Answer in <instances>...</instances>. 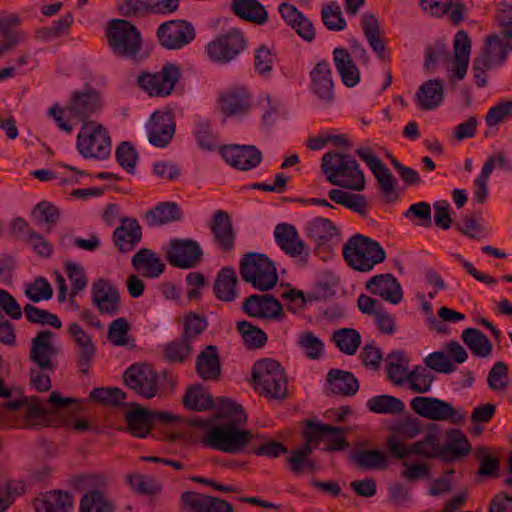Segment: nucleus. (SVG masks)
Segmentation results:
<instances>
[{"instance_id": "1", "label": "nucleus", "mask_w": 512, "mask_h": 512, "mask_svg": "<svg viewBox=\"0 0 512 512\" xmlns=\"http://www.w3.org/2000/svg\"><path fill=\"white\" fill-rule=\"evenodd\" d=\"M219 417L222 421L217 424L201 418H192L189 423L191 426L206 428L202 440L206 447L229 454L242 452L254 437L251 431L243 429L247 415L242 406L229 398H221Z\"/></svg>"}, {"instance_id": "2", "label": "nucleus", "mask_w": 512, "mask_h": 512, "mask_svg": "<svg viewBox=\"0 0 512 512\" xmlns=\"http://www.w3.org/2000/svg\"><path fill=\"white\" fill-rule=\"evenodd\" d=\"M321 171L332 185L357 192L365 189L364 173L350 154L339 151L326 152L321 160Z\"/></svg>"}, {"instance_id": "3", "label": "nucleus", "mask_w": 512, "mask_h": 512, "mask_svg": "<svg viewBox=\"0 0 512 512\" xmlns=\"http://www.w3.org/2000/svg\"><path fill=\"white\" fill-rule=\"evenodd\" d=\"M105 36L110 50L116 57L139 62L147 56L143 52L141 32L128 20H110L106 26Z\"/></svg>"}, {"instance_id": "4", "label": "nucleus", "mask_w": 512, "mask_h": 512, "mask_svg": "<svg viewBox=\"0 0 512 512\" xmlns=\"http://www.w3.org/2000/svg\"><path fill=\"white\" fill-rule=\"evenodd\" d=\"M343 257L353 270L369 272L385 260L386 253L377 241L355 234L343 245Z\"/></svg>"}, {"instance_id": "5", "label": "nucleus", "mask_w": 512, "mask_h": 512, "mask_svg": "<svg viewBox=\"0 0 512 512\" xmlns=\"http://www.w3.org/2000/svg\"><path fill=\"white\" fill-rule=\"evenodd\" d=\"M254 389L270 399L282 400L288 395L287 377L284 368L277 361L264 358L252 368Z\"/></svg>"}, {"instance_id": "6", "label": "nucleus", "mask_w": 512, "mask_h": 512, "mask_svg": "<svg viewBox=\"0 0 512 512\" xmlns=\"http://www.w3.org/2000/svg\"><path fill=\"white\" fill-rule=\"evenodd\" d=\"M239 272L242 279L259 291L271 290L278 281L274 263L261 253H247L240 260Z\"/></svg>"}, {"instance_id": "7", "label": "nucleus", "mask_w": 512, "mask_h": 512, "mask_svg": "<svg viewBox=\"0 0 512 512\" xmlns=\"http://www.w3.org/2000/svg\"><path fill=\"white\" fill-rule=\"evenodd\" d=\"M180 77V67L167 62L159 72H141L137 77V84L150 96L166 97L173 92Z\"/></svg>"}, {"instance_id": "8", "label": "nucleus", "mask_w": 512, "mask_h": 512, "mask_svg": "<svg viewBox=\"0 0 512 512\" xmlns=\"http://www.w3.org/2000/svg\"><path fill=\"white\" fill-rule=\"evenodd\" d=\"M126 386L138 396L152 399L161 395L159 375L146 363H136L127 368L123 374Z\"/></svg>"}, {"instance_id": "9", "label": "nucleus", "mask_w": 512, "mask_h": 512, "mask_svg": "<svg viewBox=\"0 0 512 512\" xmlns=\"http://www.w3.org/2000/svg\"><path fill=\"white\" fill-rule=\"evenodd\" d=\"M76 147L84 158L106 159L111 153L107 129L102 124L91 128L85 123L77 136Z\"/></svg>"}, {"instance_id": "10", "label": "nucleus", "mask_w": 512, "mask_h": 512, "mask_svg": "<svg viewBox=\"0 0 512 512\" xmlns=\"http://www.w3.org/2000/svg\"><path fill=\"white\" fill-rule=\"evenodd\" d=\"M410 406L416 414L434 421L459 424L465 418V415L450 403L434 397L417 396L412 399Z\"/></svg>"}, {"instance_id": "11", "label": "nucleus", "mask_w": 512, "mask_h": 512, "mask_svg": "<svg viewBox=\"0 0 512 512\" xmlns=\"http://www.w3.org/2000/svg\"><path fill=\"white\" fill-rule=\"evenodd\" d=\"M355 154L363 160L372 171L379 184V188L385 202H395L399 197L396 192V180L382 160L366 147L356 149Z\"/></svg>"}, {"instance_id": "12", "label": "nucleus", "mask_w": 512, "mask_h": 512, "mask_svg": "<svg viewBox=\"0 0 512 512\" xmlns=\"http://www.w3.org/2000/svg\"><path fill=\"white\" fill-rule=\"evenodd\" d=\"M246 48V39L238 29H232L208 43L206 53L215 62L228 63Z\"/></svg>"}, {"instance_id": "13", "label": "nucleus", "mask_w": 512, "mask_h": 512, "mask_svg": "<svg viewBox=\"0 0 512 512\" xmlns=\"http://www.w3.org/2000/svg\"><path fill=\"white\" fill-rule=\"evenodd\" d=\"M159 44L168 50L183 48L195 39V29L186 20H171L162 23L156 31Z\"/></svg>"}, {"instance_id": "14", "label": "nucleus", "mask_w": 512, "mask_h": 512, "mask_svg": "<svg viewBox=\"0 0 512 512\" xmlns=\"http://www.w3.org/2000/svg\"><path fill=\"white\" fill-rule=\"evenodd\" d=\"M345 428L332 426L320 421H308L306 428L303 430V437L309 442H314V446H318L320 441L327 440L330 445L325 451H340L349 446L344 433Z\"/></svg>"}, {"instance_id": "15", "label": "nucleus", "mask_w": 512, "mask_h": 512, "mask_svg": "<svg viewBox=\"0 0 512 512\" xmlns=\"http://www.w3.org/2000/svg\"><path fill=\"white\" fill-rule=\"evenodd\" d=\"M102 99L100 93L94 88L74 91L66 104L69 118L87 123L89 117L101 110Z\"/></svg>"}, {"instance_id": "16", "label": "nucleus", "mask_w": 512, "mask_h": 512, "mask_svg": "<svg viewBox=\"0 0 512 512\" xmlns=\"http://www.w3.org/2000/svg\"><path fill=\"white\" fill-rule=\"evenodd\" d=\"M165 257L173 267L190 269L201 260L202 250L194 240L173 239L165 249Z\"/></svg>"}, {"instance_id": "17", "label": "nucleus", "mask_w": 512, "mask_h": 512, "mask_svg": "<svg viewBox=\"0 0 512 512\" xmlns=\"http://www.w3.org/2000/svg\"><path fill=\"white\" fill-rule=\"evenodd\" d=\"M55 333L50 330H41L31 340L29 359L42 371H54L53 358L59 354V348L54 345Z\"/></svg>"}, {"instance_id": "18", "label": "nucleus", "mask_w": 512, "mask_h": 512, "mask_svg": "<svg viewBox=\"0 0 512 512\" xmlns=\"http://www.w3.org/2000/svg\"><path fill=\"white\" fill-rule=\"evenodd\" d=\"M242 310L250 317L280 320L284 316L281 303L270 294H253L245 299Z\"/></svg>"}, {"instance_id": "19", "label": "nucleus", "mask_w": 512, "mask_h": 512, "mask_svg": "<svg viewBox=\"0 0 512 512\" xmlns=\"http://www.w3.org/2000/svg\"><path fill=\"white\" fill-rule=\"evenodd\" d=\"M220 154L230 166L242 171L253 169L262 161L261 151L253 145H225Z\"/></svg>"}, {"instance_id": "20", "label": "nucleus", "mask_w": 512, "mask_h": 512, "mask_svg": "<svg viewBox=\"0 0 512 512\" xmlns=\"http://www.w3.org/2000/svg\"><path fill=\"white\" fill-rule=\"evenodd\" d=\"M276 243L282 251L293 258H299L304 264L307 262L310 251L299 237L296 228L288 223H280L274 229Z\"/></svg>"}, {"instance_id": "21", "label": "nucleus", "mask_w": 512, "mask_h": 512, "mask_svg": "<svg viewBox=\"0 0 512 512\" xmlns=\"http://www.w3.org/2000/svg\"><path fill=\"white\" fill-rule=\"evenodd\" d=\"M93 305L101 314L114 316L120 310L118 289L107 279H98L91 288Z\"/></svg>"}, {"instance_id": "22", "label": "nucleus", "mask_w": 512, "mask_h": 512, "mask_svg": "<svg viewBox=\"0 0 512 512\" xmlns=\"http://www.w3.org/2000/svg\"><path fill=\"white\" fill-rule=\"evenodd\" d=\"M175 126L170 112L155 111L146 124L149 143L155 147H166L175 134Z\"/></svg>"}, {"instance_id": "23", "label": "nucleus", "mask_w": 512, "mask_h": 512, "mask_svg": "<svg viewBox=\"0 0 512 512\" xmlns=\"http://www.w3.org/2000/svg\"><path fill=\"white\" fill-rule=\"evenodd\" d=\"M307 236L315 242V249L318 253H330L333 249V242L337 240V228L327 218L317 217L309 221L305 226Z\"/></svg>"}, {"instance_id": "24", "label": "nucleus", "mask_w": 512, "mask_h": 512, "mask_svg": "<svg viewBox=\"0 0 512 512\" xmlns=\"http://www.w3.org/2000/svg\"><path fill=\"white\" fill-rule=\"evenodd\" d=\"M311 90L323 102L334 100V82L330 64L326 61L316 63L310 72Z\"/></svg>"}, {"instance_id": "25", "label": "nucleus", "mask_w": 512, "mask_h": 512, "mask_svg": "<svg viewBox=\"0 0 512 512\" xmlns=\"http://www.w3.org/2000/svg\"><path fill=\"white\" fill-rule=\"evenodd\" d=\"M365 288L374 295L392 304L402 301L403 292L397 279L392 274H379L370 278Z\"/></svg>"}, {"instance_id": "26", "label": "nucleus", "mask_w": 512, "mask_h": 512, "mask_svg": "<svg viewBox=\"0 0 512 512\" xmlns=\"http://www.w3.org/2000/svg\"><path fill=\"white\" fill-rule=\"evenodd\" d=\"M210 229L216 244L222 251L230 252L234 249L235 232L231 217L226 211L216 210L214 212L210 222Z\"/></svg>"}, {"instance_id": "27", "label": "nucleus", "mask_w": 512, "mask_h": 512, "mask_svg": "<svg viewBox=\"0 0 512 512\" xmlns=\"http://www.w3.org/2000/svg\"><path fill=\"white\" fill-rule=\"evenodd\" d=\"M113 242L118 250L127 253L133 250L142 238V229L134 218H122L112 235Z\"/></svg>"}, {"instance_id": "28", "label": "nucleus", "mask_w": 512, "mask_h": 512, "mask_svg": "<svg viewBox=\"0 0 512 512\" xmlns=\"http://www.w3.org/2000/svg\"><path fill=\"white\" fill-rule=\"evenodd\" d=\"M68 333L73 338L77 350V363L81 368V372L86 374L90 363L92 362L96 353L95 345L83 328L76 322L70 323L68 326Z\"/></svg>"}, {"instance_id": "29", "label": "nucleus", "mask_w": 512, "mask_h": 512, "mask_svg": "<svg viewBox=\"0 0 512 512\" xmlns=\"http://www.w3.org/2000/svg\"><path fill=\"white\" fill-rule=\"evenodd\" d=\"M278 11L286 22L302 39L311 42L315 37L313 23L302 14L294 5L284 2Z\"/></svg>"}, {"instance_id": "30", "label": "nucleus", "mask_w": 512, "mask_h": 512, "mask_svg": "<svg viewBox=\"0 0 512 512\" xmlns=\"http://www.w3.org/2000/svg\"><path fill=\"white\" fill-rule=\"evenodd\" d=\"M334 66L346 87H354L360 81V71L347 49L337 47L332 52Z\"/></svg>"}, {"instance_id": "31", "label": "nucleus", "mask_w": 512, "mask_h": 512, "mask_svg": "<svg viewBox=\"0 0 512 512\" xmlns=\"http://www.w3.org/2000/svg\"><path fill=\"white\" fill-rule=\"evenodd\" d=\"M196 372L205 381L217 380L221 374V362L218 348L215 345L206 346L196 358Z\"/></svg>"}, {"instance_id": "32", "label": "nucleus", "mask_w": 512, "mask_h": 512, "mask_svg": "<svg viewBox=\"0 0 512 512\" xmlns=\"http://www.w3.org/2000/svg\"><path fill=\"white\" fill-rule=\"evenodd\" d=\"M471 41L468 34L460 30L454 37V60L452 63V77L462 80L469 64Z\"/></svg>"}, {"instance_id": "33", "label": "nucleus", "mask_w": 512, "mask_h": 512, "mask_svg": "<svg viewBox=\"0 0 512 512\" xmlns=\"http://www.w3.org/2000/svg\"><path fill=\"white\" fill-rule=\"evenodd\" d=\"M251 97L246 89L234 88L219 98L221 111L226 116L245 114L251 106Z\"/></svg>"}, {"instance_id": "34", "label": "nucleus", "mask_w": 512, "mask_h": 512, "mask_svg": "<svg viewBox=\"0 0 512 512\" xmlns=\"http://www.w3.org/2000/svg\"><path fill=\"white\" fill-rule=\"evenodd\" d=\"M132 266L146 278H158L165 270V264L148 248L140 249L132 257Z\"/></svg>"}, {"instance_id": "35", "label": "nucleus", "mask_w": 512, "mask_h": 512, "mask_svg": "<svg viewBox=\"0 0 512 512\" xmlns=\"http://www.w3.org/2000/svg\"><path fill=\"white\" fill-rule=\"evenodd\" d=\"M232 12L239 18L262 25L268 21V12L258 0H233Z\"/></svg>"}, {"instance_id": "36", "label": "nucleus", "mask_w": 512, "mask_h": 512, "mask_svg": "<svg viewBox=\"0 0 512 512\" xmlns=\"http://www.w3.org/2000/svg\"><path fill=\"white\" fill-rule=\"evenodd\" d=\"M181 218L182 211L180 207L177 203L171 201L160 202L145 213V220L150 227L162 226L179 221Z\"/></svg>"}, {"instance_id": "37", "label": "nucleus", "mask_w": 512, "mask_h": 512, "mask_svg": "<svg viewBox=\"0 0 512 512\" xmlns=\"http://www.w3.org/2000/svg\"><path fill=\"white\" fill-rule=\"evenodd\" d=\"M73 506V498L68 492L51 491L34 501L37 512H69Z\"/></svg>"}, {"instance_id": "38", "label": "nucleus", "mask_w": 512, "mask_h": 512, "mask_svg": "<svg viewBox=\"0 0 512 512\" xmlns=\"http://www.w3.org/2000/svg\"><path fill=\"white\" fill-rule=\"evenodd\" d=\"M507 57V47L495 34L487 36L485 46L480 55L474 59L482 61L488 67L494 68L504 63Z\"/></svg>"}, {"instance_id": "39", "label": "nucleus", "mask_w": 512, "mask_h": 512, "mask_svg": "<svg viewBox=\"0 0 512 512\" xmlns=\"http://www.w3.org/2000/svg\"><path fill=\"white\" fill-rule=\"evenodd\" d=\"M327 382L332 393L337 395L352 396L359 390V382L348 371L331 369L327 374Z\"/></svg>"}, {"instance_id": "40", "label": "nucleus", "mask_w": 512, "mask_h": 512, "mask_svg": "<svg viewBox=\"0 0 512 512\" xmlns=\"http://www.w3.org/2000/svg\"><path fill=\"white\" fill-rule=\"evenodd\" d=\"M443 94V86L439 80H427L416 93L417 105L422 110H433L442 103Z\"/></svg>"}, {"instance_id": "41", "label": "nucleus", "mask_w": 512, "mask_h": 512, "mask_svg": "<svg viewBox=\"0 0 512 512\" xmlns=\"http://www.w3.org/2000/svg\"><path fill=\"white\" fill-rule=\"evenodd\" d=\"M125 419L129 431L135 437L144 438L149 434L152 427L151 410L134 404L132 409L127 411Z\"/></svg>"}, {"instance_id": "42", "label": "nucleus", "mask_w": 512, "mask_h": 512, "mask_svg": "<svg viewBox=\"0 0 512 512\" xmlns=\"http://www.w3.org/2000/svg\"><path fill=\"white\" fill-rule=\"evenodd\" d=\"M238 278L232 267H223L214 282V293L217 299L232 302L237 298L235 286Z\"/></svg>"}, {"instance_id": "43", "label": "nucleus", "mask_w": 512, "mask_h": 512, "mask_svg": "<svg viewBox=\"0 0 512 512\" xmlns=\"http://www.w3.org/2000/svg\"><path fill=\"white\" fill-rule=\"evenodd\" d=\"M361 25L372 50L380 59H386V44L380 35V26L376 16L372 13H365L362 16Z\"/></svg>"}, {"instance_id": "44", "label": "nucleus", "mask_w": 512, "mask_h": 512, "mask_svg": "<svg viewBox=\"0 0 512 512\" xmlns=\"http://www.w3.org/2000/svg\"><path fill=\"white\" fill-rule=\"evenodd\" d=\"M361 25L372 50L380 59H386V44L380 35V26L376 16L372 13H365L362 16Z\"/></svg>"}, {"instance_id": "45", "label": "nucleus", "mask_w": 512, "mask_h": 512, "mask_svg": "<svg viewBox=\"0 0 512 512\" xmlns=\"http://www.w3.org/2000/svg\"><path fill=\"white\" fill-rule=\"evenodd\" d=\"M314 442L305 440L298 448L291 452V455L287 458L290 470L294 474H300L303 470L314 472L317 469V464L310 456L313 452Z\"/></svg>"}, {"instance_id": "46", "label": "nucleus", "mask_w": 512, "mask_h": 512, "mask_svg": "<svg viewBox=\"0 0 512 512\" xmlns=\"http://www.w3.org/2000/svg\"><path fill=\"white\" fill-rule=\"evenodd\" d=\"M387 378L393 384L401 386L408 381L409 359L403 351H392L387 355Z\"/></svg>"}, {"instance_id": "47", "label": "nucleus", "mask_w": 512, "mask_h": 512, "mask_svg": "<svg viewBox=\"0 0 512 512\" xmlns=\"http://www.w3.org/2000/svg\"><path fill=\"white\" fill-rule=\"evenodd\" d=\"M115 503L100 490H89L79 504V512H115Z\"/></svg>"}, {"instance_id": "48", "label": "nucleus", "mask_w": 512, "mask_h": 512, "mask_svg": "<svg viewBox=\"0 0 512 512\" xmlns=\"http://www.w3.org/2000/svg\"><path fill=\"white\" fill-rule=\"evenodd\" d=\"M329 198L361 216L367 215L368 201L365 195L358 193H349L341 189H331L328 193Z\"/></svg>"}, {"instance_id": "49", "label": "nucleus", "mask_w": 512, "mask_h": 512, "mask_svg": "<svg viewBox=\"0 0 512 512\" xmlns=\"http://www.w3.org/2000/svg\"><path fill=\"white\" fill-rule=\"evenodd\" d=\"M461 338L473 355L481 358L488 357L492 352V344L488 337L477 328H466Z\"/></svg>"}, {"instance_id": "50", "label": "nucleus", "mask_w": 512, "mask_h": 512, "mask_svg": "<svg viewBox=\"0 0 512 512\" xmlns=\"http://www.w3.org/2000/svg\"><path fill=\"white\" fill-rule=\"evenodd\" d=\"M351 460L364 470H382L387 467V457L379 450H356L351 453Z\"/></svg>"}, {"instance_id": "51", "label": "nucleus", "mask_w": 512, "mask_h": 512, "mask_svg": "<svg viewBox=\"0 0 512 512\" xmlns=\"http://www.w3.org/2000/svg\"><path fill=\"white\" fill-rule=\"evenodd\" d=\"M6 408L9 410H18L20 408H25V416L28 419L42 420L44 419L49 411L47 408V404L43 402L38 397H31L30 399H22V400H13L8 401L5 404Z\"/></svg>"}, {"instance_id": "52", "label": "nucleus", "mask_w": 512, "mask_h": 512, "mask_svg": "<svg viewBox=\"0 0 512 512\" xmlns=\"http://www.w3.org/2000/svg\"><path fill=\"white\" fill-rule=\"evenodd\" d=\"M368 409L377 414H400L405 409V404L399 398L391 395L374 396L367 401Z\"/></svg>"}, {"instance_id": "53", "label": "nucleus", "mask_w": 512, "mask_h": 512, "mask_svg": "<svg viewBox=\"0 0 512 512\" xmlns=\"http://www.w3.org/2000/svg\"><path fill=\"white\" fill-rule=\"evenodd\" d=\"M410 449L413 455L425 459L441 458L443 460L442 446L440 445L437 435L433 433H428L421 440L411 443Z\"/></svg>"}, {"instance_id": "54", "label": "nucleus", "mask_w": 512, "mask_h": 512, "mask_svg": "<svg viewBox=\"0 0 512 512\" xmlns=\"http://www.w3.org/2000/svg\"><path fill=\"white\" fill-rule=\"evenodd\" d=\"M332 341L342 353L354 355L360 346L361 335L356 329L342 328L333 333Z\"/></svg>"}, {"instance_id": "55", "label": "nucleus", "mask_w": 512, "mask_h": 512, "mask_svg": "<svg viewBox=\"0 0 512 512\" xmlns=\"http://www.w3.org/2000/svg\"><path fill=\"white\" fill-rule=\"evenodd\" d=\"M183 405L195 411H206L214 406L213 397L201 386L190 387L183 396Z\"/></svg>"}, {"instance_id": "56", "label": "nucleus", "mask_w": 512, "mask_h": 512, "mask_svg": "<svg viewBox=\"0 0 512 512\" xmlns=\"http://www.w3.org/2000/svg\"><path fill=\"white\" fill-rule=\"evenodd\" d=\"M32 216L37 224H45V231L50 233L60 219V210L48 201H41L33 209Z\"/></svg>"}, {"instance_id": "57", "label": "nucleus", "mask_w": 512, "mask_h": 512, "mask_svg": "<svg viewBox=\"0 0 512 512\" xmlns=\"http://www.w3.org/2000/svg\"><path fill=\"white\" fill-rule=\"evenodd\" d=\"M443 461H448L447 455L464 456L470 451V444L466 436L458 429H451L447 435V443L442 446Z\"/></svg>"}, {"instance_id": "58", "label": "nucleus", "mask_w": 512, "mask_h": 512, "mask_svg": "<svg viewBox=\"0 0 512 512\" xmlns=\"http://www.w3.org/2000/svg\"><path fill=\"white\" fill-rule=\"evenodd\" d=\"M237 329L245 345L249 348L255 349L263 347L268 340L266 333L262 329L248 321H239L237 323Z\"/></svg>"}, {"instance_id": "59", "label": "nucleus", "mask_w": 512, "mask_h": 512, "mask_svg": "<svg viewBox=\"0 0 512 512\" xmlns=\"http://www.w3.org/2000/svg\"><path fill=\"white\" fill-rule=\"evenodd\" d=\"M192 350V343L181 337L168 343L164 348V354L169 362L183 363L190 357Z\"/></svg>"}, {"instance_id": "60", "label": "nucleus", "mask_w": 512, "mask_h": 512, "mask_svg": "<svg viewBox=\"0 0 512 512\" xmlns=\"http://www.w3.org/2000/svg\"><path fill=\"white\" fill-rule=\"evenodd\" d=\"M23 311L27 320L31 323L49 325L55 329L62 327V322L58 316L47 310L40 309L32 304H26Z\"/></svg>"}, {"instance_id": "61", "label": "nucleus", "mask_w": 512, "mask_h": 512, "mask_svg": "<svg viewBox=\"0 0 512 512\" xmlns=\"http://www.w3.org/2000/svg\"><path fill=\"white\" fill-rule=\"evenodd\" d=\"M434 376L422 366H416L409 372L407 383L414 393H426L430 390Z\"/></svg>"}, {"instance_id": "62", "label": "nucleus", "mask_w": 512, "mask_h": 512, "mask_svg": "<svg viewBox=\"0 0 512 512\" xmlns=\"http://www.w3.org/2000/svg\"><path fill=\"white\" fill-rule=\"evenodd\" d=\"M298 345L311 360L319 359L324 353V342L311 331H305L299 335Z\"/></svg>"}, {"instance_id": "63", "label": "nucleus", "mask_w": 512, "mask_h": 512, "mask_svg": "<svg viewBox=\"0 0 512 512\" xmlns=\"http://www.w3.org/2000/svg\"><path fill=\"white\" fill-rule=\"evenodd\" d=\"M322 21L325 27L331 31H342L346 28V21L342 17L340 6L336 2H330L322 7Z\"/></svg>"}, {"instance_id": "64", "label": "nucleus", "mask_w": 512, "mask_h": 512, "mask_svg": "<svg viewBox=\"0 0 512 512\" xmlns=\"http://www.w3.org/2000/svg\"><path fill=\"white\" fill-rule=\"evenodd\" d=\"M207 326L208 322L204 316L189 312L184 318L182 337L192 343Z\"/></svg>"}]
</instances>
